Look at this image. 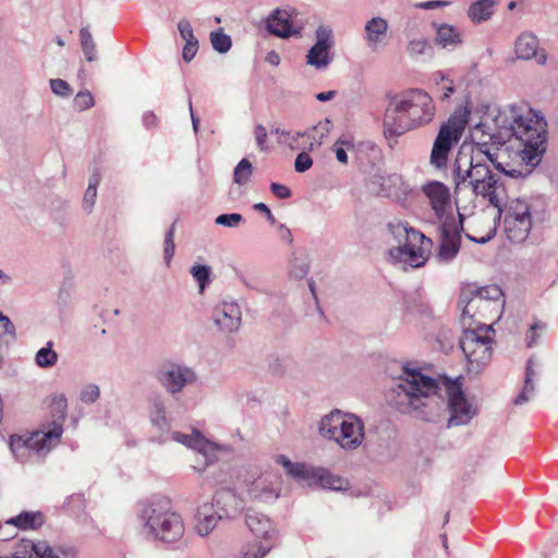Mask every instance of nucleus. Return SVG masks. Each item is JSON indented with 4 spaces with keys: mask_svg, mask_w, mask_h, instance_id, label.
Returning <instances> with one entry per match:
<instances>
[{
    "mask_svg": "<svg viewBox=\"0 0 558 558\" xmlns=\"http://www.w3.org/2000/svg\"><path fill=\"white\" fill-rule=\"evenodd\" d=\"M198 50V40L195 39V40H191V41H185V45L183 47V51H182V58L185 62H190L196 54Z\"/></svg>",
    "mask_w": 558,
    "mask_h": 558,
    "instance_id": "nucleus-57",
    "label": "nucleus"
},
{
    "mask_svg": "<svg viewBox=\"0 0 558 558\" xmlns=\"http://www.w3.org/2000/svg\"><path fill=\"white\" fill-rule=\"evenodd\" d=\"M243 500H241L232 489H220L215 493L214 509L218 511L220 517L225 519H231L238 515L243 507Z\"/></svg>",
    "mask_w": 558,
    "mask_h": 558,
    "instance_id": "nucleus-27",
    "label": "nucleus"
},
{
    "mask_svg": "<svg viewBox=\"0 0 558 558\" xmlns=\"http://www.w3.org/2000/svg\"><path fill=\"white\" fill-rule=\"evenodd\" d=\"M97 198V189L87 187L83 197V208L85 211L90 213Z\"/></svg>",
    "mask_w": 558,
    "mask_h": 558,
    "instance_id": "nucleus-54",
    "label": "nucleus"
},
{
    "mask_svg": "<svg viewBox=\"0 0 558 558\" xmlns=\"http://www.w3.org/2000/svg\"><path fill=\"white\" fill-rule=\"evenodd\" d=\"M37 544L28 539H21L16 543L13 554L10 558H33L36 556Z\"/></svg>",
    "mask_w": 558,
    "mask_h": 558,
    "instance_id": "nucleus-41",
    "label": "nucleus"
},
{
    "mask_svg": "<svg viewBox=\"0 0 558 558\" xmlns=\"http://www.w3.org/2000/svg\"><path fill=\"white\" fill-rule=\"evenodd\" d=\"M213 319L221 331L234 332L241 326V310L234 302H222L215 307Z\"/></svg>",
    "mask_w": 558,
    "mask_h": 558,
    "instance_id": "nucleus-23",
    "label": "nucleus"
},
{
    "mask_svg": "<svg viewBox=\"0 0 558 558\" xmlns=\"http://www.w3.org/2000/svg\"><path fill=\"white\" fill-rule=\"evenodd\" d=\"M270 191L279 199H287L292 195L291 190L287 185L277 182L270 184Z\"/></svg>",
    "mask_w": 558,
    "mask_h": 558,
    "instance_id": "nucleus-56",
    "label": "nucleus"
},
{
    "mask_svg": "<svg viewBox=\"0 0 558 558\" xmlns=\"http://www.w3.org/2000/svg\"><path fill=\"white\" fill-rule=\"evenodd\" d=\"M449 1L445 0H430V1H424V2H417L414 4V8L421 9V10H434L438 8H445L449 5Z\"/></svg>",
    "mask_w": 558,
    "mask_h": 558,
    "instance_id": "nucleus-59",
    "label": "nucleus"
},
{
    "mask_svg": "<svg viewBox=\"0 0 558 558\" xmlns=\"http://www.w3.org/2000/svg\"><path fill=\"white\" fill-rule=\"evenodd\" d=\"M49 413L52 416V422L44 426L43 429H53L59 425L63 429V422L68 411V399L64 393H52L48 398Z\"/></svg>",
    "mask_w": 558,
    "mask_h": 558,
    "instance_id": "nucleus-30",
    "label": "nucleus"
},
{
    "mask_svg": "<svg viewBox=\"0 0 558 558\" xmlns=\"http://www.w3.org/2000/svg\"><path fill=\"white\" fill-rule=\"evenodd\" d=\"M497 0H476L470 4L468 16L475 24L486 22L493 16Z\"/></svg>",
    "mask_w": 558,
    "mask_h": 558,
    "instance_id": "nucleus-32",
    "label": "nucleus"
},
{
    "mask_svg": "<svg viewBox=\"0 0 558 558\" xmlns=\"http://www.w3.org/2000/svg\"><path fill=\"white\" fill-rule=\"evenodd\" d=\"M15 333V328L12 322L8 316L0 313V335H10L13 336Z\"/></svg>",
    "mask_w": 558,
    "mask_h": 558,
    "instance_id": "nucleus-60",
    "label": "nucleus"
},
{
    "mask_svg": "<svg viewBox=\"0 0 558 558\" xmlns=\"http://www.w3.org/2000/svg\"><path fill=\"white\" fill-rule=\"evenodd\" d=\"M225 519L220 517L214 506L204 504L201 506L196 513V532L201 536L208 535L217 525L218 521Z\"/></svg>",
    "mask_w": 558,
    "mask_h": 558,
    "instance_id": "nucleus-28",
    "label": "nucleus"
},
{
    "mask_svg": "<svg viewBox=\"0 0 558 558\" xmlns=\"http://www.w3.org/2000/svg\"><path fill=\"white\" fill-rule=\"evenodd\" d=\"M271 548L272 543L270 542H252L242 547L240 555L242 558H263L270 551Z\"/></svg>",
    "mask_w": 558,
    "mask_h": 558,
    "instance_id": "nucleus-36",
    "label": "nucleus"
},
{
    "mask_svg": "<svg viewBox=\"0 0 558 558\" xmlns=\"http://www.w3.org/2000/svg\"><path fill=\"white\" fill-rule=\"evenodd\" d=\"M281 487V476L277 472L265 471L246 481L243 498L251 502L270 504L279 498Z\"/></svg>",
    "mask_w": 558,
    "mask_h": 558,
    "instance_id": "nucleus-14",
    "label": "nucleus"
},
{
    "mask_svg": "<svg viewBox=\"0 0 558 558\" xmlns=\"http://www.w3.org/2000/svg\"><path fill=\"white\" fill-rule=\"evenodd\" d=\"M149 420L150 423L161 432V435H166L170 430L166 405L159 397L153 398L149 402Z\"/></svg>",
    "mask_w": 558,
    "mask_h": 558,
    "instance_id": "nucleus-31",
    "label": "nucleus"
},
{
    "mask_svg": "<svg viewBox=\"0 0 558 558\" xmlns=\"http://www.w3.org/2000/svg\"><path fill=\"white\" fill-rule=\"evenodd\" d=\"M389 25L386 19L375 16L364 26V40L372 51H377L387 45Z\"/></svg>",
    "mask_w": 558,
    "mask_h": 558,
    "instance_id": "nucleus-25",
    "label": "nucleus"
},
{
    "mask_svg": "<svg viewBox=\"0 0 558 558\" xmlns=\"http://www.w3.org/2000/svg\"><path fill=\"white\" fill-rule=\"evenodd\" d=\"M36 558H60L53 548L46 542L37 543Z\"/></svg>",
    "mask_w": 558,
    "mask_h": 558,
    "instance_id": "nucleus-55",
    "label": "nucleus"
},
{
    "mask_svg": "<svg viewBox=\"0 0 558 558\" xmlns=\"http://www.w3.org/2000/svg\"><path fill=\"white\" fill-rule=\"evenodd\" d=\"M95 101L90 92H78L74 98V106L77 110L84 111L94 107Z\"/></svg>",
    "mask_w": 558,
    "mask_h": 558,
    "instance_id": "nucleus-48",
    "label": "nucleus"
},
{
    "mask_svg": "<svg viewBox=\"0 0 558 558\" xmlns=\"http://www.w3.org/2000/svg\"><path fill=\"white\" fill-rule=\"evenodd\" d=\"M469 113L466 108H459L441 125L430 153V163L434 167L440 169L446 166L449 151L463 134Z\"/></svg>",
    "mask_w": 558,
    "mask_h": 558,
    "instance_id": "nucleus-10",
    "label": "nucleus"
},
{
    "mask_svg": "<svg viewBox=\"0 0 558 558\" xmlns=\"http://www.w3.org/2000/svg\"><path fill=\"white\" fill-rule=\"evenodd\" d=\"M277 235L286 243L292 244L293 235L291 230L284 223H278L276 227Z\"/></svg>",
    "mask_w": 558,
    "mask_h": 558,
    "instance_id": "nucleus-61",
    "label": "nucleus"
},
{
    "mask_svg": "<svg viewBox=\"0 0 558 558\" xmlns=\"http://www.w3.org/2000/svg\"><path fill=\"white\" fill-rule=\"evenodd\" d=\"M63 429L57 425L53 429H39L29 436L12 435L9 440L10 450L20 463L29 461L33 453L45 457L60 442Z\"/></svg>",
    "mask_w": 558,
    "mask_h": 558,
    "instance_id": "nucleus-8",
    "label": "nucleus"
},
{
    "mask_svg": "<svg viewBox=\"0 0 558 558\" xmlns=\"http://www.w3.org/2000/svg\"><path fill=\"white\" fill-rule=\"evenodd\" d=\"M313 166V159L312 157L305 153H300L294 161V169L296 172L303 173L307 171Z\"/></svg>",
    "mask_w": 558,
    "mask_h": 558,
    "instance_id": "nucleus-51",
    "label": "nucleus"
},
{
    "mask_svg": "<svg viewBox=\"0 0 558 558\" xmlns=\"http://www.w3.org/2000/svg\"><path fill=\"white\" fill-rule=\"evenodd\" d=\"M58 354L52 350V342L49 341L47 347L41 348L35 355V363L41 368H49L57 364Z\"/></svg>",
    "mask_w": 558,
    "mask_h": 558,
    "instance_id": "nucleus-39",
    "label": "nucleus"
},
{
    "mask_svg": "<svg viewBox=\"0 0 558 558\" xmlns=\"http://www.w3.org/2000/svg\"><path fill=\"white\" fill-rule=\"evenodd\" d=\"M500 294L501 290L496 286L463 289L458 301V306L461 308V319L474 320L478 311L486 308L490 304V300L498 299Z\"/></svg>",
    "mask_w": 558,
    "mask_h": 558,
    "instance_id": "nucleus-16",
    "label": "nucleus"
},
{
    "mask_svg": "<svg viewBox=\"0 0 558 558\" xmlns=\"http://www.w3.org/2000/svg\"><path fill=\"white\" fill-rule=\"evenodd\" d=\"M390 402L398 411L427 422H439L448 410L447 426L466 425L477 414L468 400L459 379H433L415 369L404 368L391 388Z\"/></svg>",
    "mask_w": 558,
    "mask_h": 558,
    "instance_id": "nucleus-1",
    "label": "nucleus"
},
{
    "mask_svg": "<svg viewBox=\"0 0 558 558\" xmlns=\"http://www.w3.org/2000/svg\"><path fill=\"white\" fill-rule=\"evenodd\" d=\"M460 245L461 236L457 229V222L450 217L444 220L440 227L438 259L442 263H450L459 253Z\"/></svg>",
    "mask_w": 558,
    "mask_h": 558,
    "instance_id": "nucleus-21",
    "label": "nucleus"
},
{
    "mask_svg": "<svg viewBox=\"0 0 558 558\" xmlns=\"http://www.w3.org/2000/svg\"><path fill=\"white\" fill-rule=\"evenodd\" d=\"M243 221H244L243 216L238 213L222 214V215H219L215 220L216 225L228 227V228H238Z\"/></svg>",
    "mask_w": 558,
    "mask_h": 558,
    "instance_id": "nucleus-47",
    "label": "nucleus"
},
{
    "mask_svg": "<svg viewBox=\"0 0 558 558\" xmlns=\"http://www.w3.org/2000/svg\"><path fill=\"white\" fill-rule=\"evenodd\" d=\"M210 43L213 48L219 53L228 52L232 46L231 37L223 33L222 29L210 33Z\"/></svg>",
    "mask_w": 558,
    "mask_h": 558,
    "instance_id": "nucleus-40",
    "label": "nucleus"
},
{
    "mask_svg": "<svg viewBox=\"0 0 558 558\" xmlns=\"http://www.w3.org/2000/svg\"><path fill=\"white\" fill-rule=\"evenodd\" d=\"M178 29L180 32V35H181L182 39H184L185 41H191V40L197 39L194 36L191 23L186 19H182L178 23Z\"/></svg>",
    "mask_w": 558,
    "mask_h": 558,
    "instance_id": "nucleus-52",
    "label": "nucleus"
},
{
    "mask_svg": "<svg viewBox=\"0 0 558 558\" xmlns=\"http://www.w3.org/2000/svg\"><path fill=\"white\" fill-rule=\"evenodd\" d=\"M302 137H307L310 140L313 138L311 135V132H298L295 134H291L288 136L283 143L287 144L291 149H300L302 148L301 144L299 143V140Z\"/></svg>",
    "mask_w": 558,
    "mask_h": 558,
    "instance_id": "nucleus-53",
    "label": "nucleus"
},
{
    "mask_svg": "<svg viewBox=\"0 0 558 558\" xmlns=\"http://www.w3.org/2000/svg\"><path fill=\"white\" fill-rule=\"evenodd\" d=\"M372 184L376 186V193L383 197H393L403 202L413 193L412 187L398 173L375 174Z\"/></svg>",
    "mask_w": 558,
    "mask_h": 558,
    "instance_id": "nucleus-18",
    "label": "nucleus"
},
{
    "mask_svg": "<svg viewBox=\"0 0 558 558\" xmlns=\"http://www.w3.org/2000/svg\"><path fill=\"white\" fill-rule=\"evenodd\" d=\"M545 324L539 322V320H535L527 333H526V345L529 348H532L533 345H535V343L537 342L538 338L541 337V331L545 329Z\"/></svg>",
    "mask_w": 558,
    "mask_h": 558,
    "instance_id": "nucleus-50",
    "label": "nucleus"
},
{
    "mask_svg": "<svg viewBox=\"0 0 558 558\" xmlns=\"http://www.w3.org/2000/svg\"><path fill=\"white\" fill-rule=\"evenodd\" d=\"M136 515L144 536L167 548H178L185 526L182 517L172 509L171 500L165 496H151L136 506Z\"/></svg>",
    "mask_w": 558,
    "mask_h": 558,
    "instance_id": "nucleus-4",
    "label": "nucleus"
},
{
    "mask_svg": "<svg viewBox=\"0 0 558 558\" xmlns=\"http://www.w3.org/2000/svg\"><path fill=\"white\" fill-rule=\"evenodd\" d=\"M536 372L533 368V360L529 359L525 366L524 385L520 393L514 398L513 403L515 405H522L529 402L534 396L535 385L534 379Z\"/></svg>",
    "mask_w": 558,
    "mask_h": 558,
    "instance_id": "nucleus-33",
    "label": "nucleus"
},
{
    "mask_svg": "<svg viewBox=\"0 0 558 558\" xmlns=\"http://www.w3.org/2000/svg\"><path fill=\"white\" fill-rule=\"evenodd\" d=\"M142 122L145 129H155L158 125V117L153 111H146L142 116Z\"/></svg>",
    "mask_w": 558,
    "mask_h": 558,
    "instance_id": "nucleus-62",
    "label": "nucleus"
},
{
    "mask_svg": "<svg viewBox=\"0 0 558 558\" xmlns=\"http://www.w3.org/2000/svg\"><path fill=\"white\" fill-rule=\"evenodd\" d=\"M159 385L171 396L181 393L187 386L197 383L196 372L182 363H163L156 373Z\"/></svg>",
    "mask_w": 558,
    "mask_h": 558,
    "instance_id": "nucleus-15",
    "label": "nucleus"
},
{
    "mask_svg": "<svg viewBox=\"0 0 558 558\" xmlns=\"http://www.w3.org/2000/svg\"><path fill=\"white\" fill-rule=\"evenodd\" d=\"M318 433L323 438L335 441L345 451L356 450L365 439L362 418L337 409L320 418Z\"/></svg>",
    "mask_w": 558,
    "mask_h": 558,
    "instance_id": "nucleus-5",
    "label": "nucleus"
},
{
    "mask_svg": "<svg viewBox=\"0 0 558 558\" xmlns=\"http://www.w3.org/2000/svg\"><path fill=\"white\" fill-rule=\"evenodd\" d=\"M496 174L488 165L475 161L474 157H459L452 167L454 192L458 193L465 187L483 189L484 186L481 185V181L485 179L492 180V175Z\"/></svg>",
    "mask_w": 558,
    "mask_h": 558,
    "instance_id": "nucleus-12",
    "label": "nucleus"
},
{
    "mask_svg": "<svg viewBox=\"0 0 558 558\" xmlns=\"http://www.w3.org/2000/svg\"><path fill=\"white\" fill-rule=\"evenodd\" d=\"M253 175V166L246 158L241 159L233 170V182L238 185H246Z\"/></svg>",
    "mask_w": 558,
    "mask_h": 558,
    "instance_id": "nucleus-38",
    "label": "nucleus"
},
{
    "mask_svg": "<svg viewBox=\"0 0 558 558\" xmlns=\"http://www.w3.org/2000/svg\"><path fill=\"white\" fill-rule=\"evenodd\" d=\"M388 230L395 238L405 239L403 245L389 250V256L395 264L403 268H418L426 263L427 252L432 246V241L428 238L400 221L389 222Z\"/></svg>",
    "mask_w": 558,
    "mask_h": 558,
    "instance_id": "nucleus-7",
    "label": "nucleus"
},
{
    "mask_svg": "<svg viewBox=\"0 0 558 558\" xmlns=\"http://www.w3.org/2000/svg\"><path fill=\"white\" fill-rule=\"evenodd\" d=\"M315 44L305 56L306 64L322 71L326 70L333 60V32L328 25H319L315 31Z\"/></svg>",
    "mask_w": 558,
    "mask_h": 558,
    "instance_id": "nucleus-17",
    "label": "nucleus"
},
{
    "mask_svg": "<svg viewBox=\"0 0 558 558\" xmlns=\"http://www.w3.org/2000/svg\"><path fill=\"white\" fill-rule=\"evenodd\" d=\"M504 206L505 209L501 208L499 214H505L504 230L507 239L512 243L524 242L533 227L531 204L523 198H513Z\"/></svg>",
    "mask_w": 558,
    "mask_h": 558,
    "instance_id": "nucleus-11",
    "label": "nucleus"
},
{
    "mask_svg": "<svg viewBox=\"0 0 558 558\" xmlns=\"http://www.w3.org/2000/svg\"><path fill=\"white\" fill-rule=\"evenodd\" d=\"M490 122L496 126V132L502 134L504 144L514 137L521 143L520 157L529 169L525 175L537 167L546 151L547 123L542 116L527 109L518 112L511 107L509 110L489 112Z\"/></svg>",
    "mask_w": 558,
    "mask_h": 558,
    "instance_id": "nucleus-2",
    "label": "nucleus"
},
{
    "mask_svg": "<svg viewBox=\"0 0 558 558\" xmlns=\"http://www.w3.org/2000/svg\"><path fill=\"white\" fill-rule=\"evenodd\" d=\"M481 185L484 187L476 190L475 187H471L472 192L480 197H483L489 202L492 206L501 211V207H504V202L507 198V191L505 187V183L501 180L500 174L492 175V180L485 179L481 181Z\"/></svg>",
    "mask_w": 558,
    "mask_h": 558,
    "instance_id": "nucleus-24",
    "label": "nucleus"
},
{
    "mask_svg": "<svg viewBox=\"0 0 558 558\" xmlns=\"http://www.w3.org/2000/svg\"><path fill=\"white\" fill-rule=\"evenodd\" d=\"M428 48V40L426 37L421 36L409 40L407 51L410 56L424 54Z\"/></svg>",
    "mask_w": 558,
    "mask_h": 558,
    "instance_id": "nucleus-46",
    "label": "nucleus"
},
{
    "mask_svg": "<svg viewBox=\"0 0 558 558\" xmlns=\"http://www.w3.org/2000/svg\"><path fill=\"white\" fill-rule=\"evenodd\" d=\"M7 523L15 525L21 530L36 529L43 524V515L40 512L26 511L11 518Z\"/></svg>",
    "mask_w": 558,
    "mask_h": 558,
    "instance_id": "nucleus-34",
    "label": "nucleus"
},
{
    "mask_svg": "<svg viewBox=\"0 0 558 558\" xmlns=\"http://www.w3.org/2000/svg\"><path fill=\"white\" fill-rule=\"evenodd\" d=\"M435 111L434 100L424 89L410 88L392 95L383 117L384 134L391 140L426 125L433 121Z\"/></svg>",
    "mask_w": 558,
    "mask_h": 558,
    "instance_id": "nucleus-3",
    "label": "nucleus"
},
{
    "mask_svg": "<svg viewBox=\"0 0 558 558\" xmlns=\"http://www.w3.org/2000/svg\"><path fill=\"white\" fill-rule=\"evenodd\" d=\"M100 397V388L96 384H86L80 390V400L83 403L92 404L95 403Z\"/></svg>",
    "mask_w": 558,
    "mask_h": 558,
    "instance_id": "nucleus-44",
    "label": "nucleus"
},
{
    "mask_svg": "<svg viewBox=\"0 0 558 558\" xmlns=\"http://www.w3.org/2000/svg\"><path fill=\"white\" fill-rule=\"evenodd\" d=\"M422 192L428 199L437 220H446V215L451 206L449 187L439 181H430L422 186Z\"/></svg>",
    "mask_w": 558,
    "mask_h": 558,
    "instance_id": "nucleus-20",
    "label": "nucleus"
},
{
    "mask_svg": "<svg viewBox=\"0 0 558 558\" xmlns=\"http://www.w3.org/2000/svg\"><path fill=\"white\" fill-rule=\"evenodd\" d=\"M172 439L187 448L195 450L198 454L203 456L205 462L204 466L193 465L194 470L203 471L205 466L211 464L216 460V452L223 451L230 452L231 448L227 445H220L206 439L198 430H193L191 434L172 432L159 436V442H166Z\"/></svg>",
    "mask_w": 558,
    "mask_h": 558,
    "instance_id": "nucleus-13",
    "label": "nucleus"
},
{
    "mask_svg": "<svg viewBox=\"0 0 558 558\" xmlns=\"http://www.w3.org/2000/svg\"><path fill=\"white\" fill-rule=\"evenodd\" d=\"M337 147H344V149H353L355 147L354 140L352 135L343 134L341 135L335 143Z\"/></svg>",
    "mask_w": 558,
    "mask_h": 558,
    "instance_id": "nucleus-63",
    "label": "nucleus"
},
{
    "mask_svg": "<svg viewBox=\"0 0 558 558\" xmlns=\"http://www.w3.org/2000/svg\"><path fill=\"white\" fill-rule=\"evenodd\" d=\"M436 41L442 48L458 45L461 39L457 29L448 24H442L437 28Z\"/></svg>",
    "mask_w": 558,
    "mask_h": 558,
    "instance_id": "nucleus-35",
    "label": "nucleus"
},
{
    "mask_svg": "<svg viewBox=\"0 0 558 558\" xmlns=\"http://www.w3.org/2000/svg\"><path fill=\"white\" fill-rule=\"evenodd\" d=\"M275 461L286 470L289 476L307 485H319L323 488L331 490H341L348 486L347 480L332 474L325 468L307 465L300 462L294 463L284 454L276 456Z\"/></svg>",
    "mask_w": 558,
    "mask_h": 558,
    "instance_id": "nucleus-9",
    "label": "nucleus"
},
{
    "mask_svg": "<svg viewBox=\"0 0 558 558\" xmlns=\"http://www.w3.org/2000/svg\"><path fill=\"white\" fill-rule=\"evenodd\" d=\"M461 324L460 348L466 359L468 371L477 374L492 359L494 329L492 325L475 320L461 319Z\"/></svg>",
    "mask_w": 558,
    "mask_h": 558,
    "instance_id": "nucleus-6",
    "label": "nucleus"
},
{
    "mask_svg": "<svg viewBox=\"0 0 558 558\" xmlns=\"http://www.w3.org/2000/svg\"><path fill=\"white\" fill-rule=\"evenodd\" d=\"M245 523L252 534L257 538L272 543L277 536L274 522L264 513L253 510L247 511Z\"/></svg>",
    "mask_w": 558,
    "mask_h": 558,
    "instance_id": "nucleus-26",
    "label": "nucleus"
},
{
    "mask_svg": "<svg viewBox=\"0 0 558 558\" xmlns=\"http://www.w3.org/2000/svg\"><path fill=\"white\" fill-rule=\"evenodd\" d=\"M310 263L307 257L294 256L291 260L290 275L295 279H303L307 276Z\"/></svg>",
    "mask_w": 558,
    "mask_h": 558,
    "instance_id": "nucleus-42",
    "label": "nucleus"
},
{
    "mask_svg": "<svg viewBox=\"0 0 558 558\" xmlns=\"http://www.w3.org/2000/svg\"><path fill=\"white\" fill-rule=\"evenodd\" d=\"M449 80H450L449 73H446L442 71H437V72L433 73V81L438 87H441Z\"/></svg>",
    "mask_w": 558,
    "mask_h": 558,
    "instance_id": "nucleus-64",
    "label": "nucleus"
},
{
    "mask_svg": "<svg viewBox=\"0 0 558 558\" xmlns=\"http://www.w3.org/2000/svg\"><path fill=\"white\" fill-rule=\"evenodd\" d=\"M496 126L490 122V116H485L478 123L471 129V138L478 147V150L486 155L490 162L494 161V155L489 151L488 145L502 146V134L497 133Z\"/></svg>",
    "mask_w": 558,
    "mask_h": 558,
    "instance_id": "nucleus-19",
    "label": "nucleus"
},
{
    "mask_svg": "<svg viewBox=\"0 0 558 558\" xmlns=\"http://www.w3.org/2000/svg\"><path fill=\"white\" fill-rule=\"evenodd\" d=\"M254 134H255V140H256V144H257L258 148L260 150H266L267 149V146H266L267 131H266V128L264 125H262V124H257L255 126Z\"/></svg>",
    "mask_w": 558,
    "mask_h": 558,
    "instance_id": "nucleus-58",
    "label": "nucleus"
},
{
    "mask_svg": "<svg viewBox=\"0 0 558 558\" xmlns=\"http://www.w3.org/2000/svg\"><path fill=\"white\" fill-rule=\"evenodd\" d=\"M293 9H276L274 10L267 21V31L280 38H289L300 35L301 28L296 27L293 22Z\"/></svg>",
    "mask_w": 558,
    "mask_h": 558,
    "instance_id": "nucleus-22",
    "label": "nucleus"
},
{
    "mask_svg": "<svg viewBox=\"0 0 558 558\" xmlns=\"http://www.w3.org/2000/svg\"><path fill=\"white\" fill-rule=\"evenodd\" d=\"M174 223L169 228L165 235L163 243V258L167 265L170 264L173 255H174Z\"/></svg>",
    "mask_w": 558,
    "mask_h": 558,
    "instance_id": "nucleus-45",
    "label": "nucleus"
},
{
    "mask_svg": "<svg viewBox=\"0 0 558 558\" xmlns=\"http://www.w3.org/2000/svg\"><path fill=\"white\" fill-rule=\"evenodd\" d=\"M49 84L52 93L57 96L69 97L72 94L71 86L64 80L51 78Z\"/></svg>",
    "mask_w": 558,
    "mask_h": 558,
    "instance_id": "nucleus-49",
    "label": "nucleus"
},
{
    "mask_svg": "<svg viewBox=\"0 0 558 558\" xmlns=\"http://www.w3.org/2000/svg\"><path fill=\"white\" fill-rule=\"evenodd\" d=\"M80 40L85 59L88 62L97 59L96 44L87 26L80 29Z\"/></svg>",
    "mask_w": 558,
    "mask_h": 558,
    "instance_id": "nucleus-37",
    "label": "nucleus"
},
{
    "mask_svg": "<svg viewBox=\"0 0 558 558\" xmlns=\"http://www.w3.org/2000/svg\"><path fill=\"white\" fill-rule=\"evenodd\" d=\"M539 48V39L532 32L520 34L514 43L515 57L523 61L532 60Z\"/></svg>",
    "mask_w": 558,
    "mask_h": 558,
    "instance_id": "nucleus-29",
    "label": "nucleus"
},
{
    "mask_svg": "<svg viewBox=\"0 0 558 558\" xmlns=\"http://www.w3.org/2000/svg\"><path fill=\"white\" fill-rule=\"evenodd\" d=\"M210 267L207 265H194L191 268V275L198 283L199 291L203 292L206 286L210 282Z\"/></svg>",
    "mask_w": 558,
    "mask_h": 558,
    "instance_id": "nucleus-43",
    "label": "nucleus"
}]
</instances>
